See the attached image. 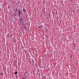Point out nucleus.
Masks as SVG:
<instances>
[{"mask_svg": "<svg viewBox=\"0 0 79 79\" xmlns=\"http://www.w3.org/2000/svg\"><path fill=\"white\" fill-rule=\"evenodd\" d=\"M18 14H19V17H20V15H21V12H19L18 13Z\"/></svg>", "mask_w": 79, "mask_h": 79, "instance_id": "nucleus-1", "label": "nucleus"}, {"mask_svg": "<svg viewBox=\"0 0 79 79\" xmlns=\"http://www.w3.org/2000/svg\"><path fill=\"white\" fill-rule=\"evenodd\" d=\"M23 13H26V10L25 9H23Z\"/></svg>", "mask_w": 79, "mask_h": 79, "instance_id": "nucleus-2", "label": "nucleus"}, {"mask_svg": "<svg viewBox=\"0 0 79 79\" xmlns=\"http://www.w3.org/2000/svg\"><path fill=\"white\" fill-rule=\"evenodd\" d=\"M22 21H23V18H22V19L20 20V23H21L22 22Z\"/></svg>", "mask_w": 79, "mask_h": 79, "instance_id": "nucleus-3", "label": "nucleus"}, {"mask_svg": "<svg viewBox=\"0 0 79 79\" xmlns=\"http://www.w3.org/2000/svg\"><path fill=\"white\" fill-rule=\"evenodd\" d=\"M14 74H18V72H15Z\"/></svg>", "mask_w": 79, "mask_h": 79, "instance_id": "nucleus-4", "label": "nucleus"}, {"mask_svg": "<svg viewBox=\"0 0 79 79\" xmlns=\"http://www.w3.org/2000/svg\"><path fill=\"white\" fill-rule=\"evenodd\" d=\"M38 27L39 28H40L41 29L42 28V26H38Z\"/></svg>", "mask_w": 79, "mask_h": 79, "instance_id": "nucleus-5", "label": "nucleus"}, {"mask_svg": "<svg viewBox=\"0 0 79 79\" xmlns=\"http://www.w3.org/2000/svg\"><path fill=\"white\" fill-rule=\"evenodd\" d=\"M18 12H19H19H21V10H18Z\"/></svg>", "mask_w": 79, "mask_h": 79, "instance_id": "nucleus-6", "label": "nucleus"}, {"mask_svg": "<svg viewBox=\"0 0 79 79\" xmlns=\"http://www.w3.org/2000/svg\"><path fill=\"white\" fill-rule=\"evenodd\" d=\"M24 28L25 29H26V27H24Z\"/></svg>", "mask_w": 79, "mask_h": 79, "instance_id": "nucleus-7", "label": "nucleus"}, {"mask_svg": "<svg viewBox=\"0 0 79 79\" xmlns=\"http://www.w3.org/2000/svg\"><path fill=\"white\" fill-rule=\"evenodd\" d=\"M23 79H25L26 78H24V77H23Z\"/></svg>", "mask_w": 79, "mask_h": 79, "instance_id": "nucleus-8", "label": "nucleus"}, {"mask_svg": "<svg viewBox=\"0 0 79 79\" xmlns=\"http://www.w3.org/2000/svg\"><path fill=\"white\" fill-rule=\"evenodd\" d=\"M25 24H27V23H25Z\"/></svg>", "mask_w": 79, "mask_h": 79, "instance_id": "nucleus-9", "label": "nucleus"}]
</instances>
